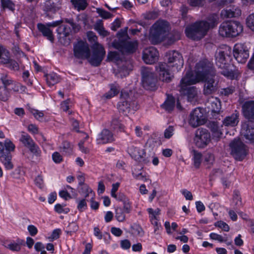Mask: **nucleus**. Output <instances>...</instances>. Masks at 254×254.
Masks as SVG:
<instances>
[{
    "label": "nucleus",
    "mask_w": 254,
    "mask_h": 254,
    "mask_svg": "<svg viewBox=\"0 0 254 254\" xmlns=\"http://www.w3.org/2000/svg\"><path fill=\"white\" fill-rule=\"evenodd\" d=\"M7 248L12 251L18 252L21 249V245L18 243H11L7 245Z\"/></svg>",
    "instance_id": "nucleus-59"
},
{
    "label": "nucleus",
    "mask_w": 254,
    "mask_h": 254,
    "mask_svg": "<svg viewBox=\"0 0 254 254\" xmlns=\"http://www.w3.org/2000/svg\"><path fill=\"white\" fill-rule=\"evenodd\" d=\"M143 17L146 20H154L158 16V13L156 11H152L143 14Z\"/></svg>",
    "instance_id": "nucleus-50"
},
{
    "label": "nucleus",
    "mask_w": 254,
    "mask_h": 254,
    "mask_svg": "<svg viewBox=\"0 0 254 254\" xmlns=\"http://www.w3.org/2000/svg\"><path fill=\"white\" fill-rule=\"evenodd\" d=\"M207 103L209 105L208 107L211 110L212 112L218 113L221 108V102L217 98L211 97L209 99Z\"/></svg>",
    "instance_id": "nucleus-27"
},
{
    "label": "nucleus",
    "mask_w": 254,
    "mask_h": 254,
    "mask_svg": "<svg viewBox=\"0 0 254 254\" xmlns=\"http://www.w3.org/2000/svg\"><path fill=\"white\" fill-rule=\"evenodd\" d=\"M201 72V71H198L197 78H195L194 75L190 72H187L181 80L179 91L182 95L187 96L190 101H191L197 94L196 88L190 85L199 82V80L203 79V76Z\"/></svg>",
    "instance_id": "nucleus-3"
},
{
    "label": "nucleus",
    "mask_w": 254,
    "mask_h": 254,
    "mask_svg": "<svg viewBox=\"0 0 254 254\" xmlns=\"http://www.w3.org/2000/svg\"><path fill=\"white\" fill-rule=\"evenodd\" d=\"M246 24L248 27L254 32V13L250 14L247 17Z\"/></svg>",
    "instance_id": "nucleus-48"
},
{
    "label": "nucleus",
    "mask_w": 254,
    "mask_h": 254,
    "mask_svg": "<svg viewBox=\"0 0 254 254\" xmlns=\"http://www.w3.org/2000/svg\"><path fill=\"white\" fill-rule=\"evenodd\" d=\"M73 53L78 59H86L90 57V51L88 44L83 41H78L73 45Z\"/></svg>",
    "instance_id": "nucleus-13"
},
{
    "label": "nucleus",
    "mask_w": 254,
    "mask_h": 254,
    "mask_svg": "<svg viewBox=\"0 0 254 254\" xmlns=\"http://www.w3.org/2000/svg\"><path fill=\"white\" fill-rule=\"evenodd\" d=\"M210 25L205 21L196 22L186 28V35L194 40H199L202 38L209 29Z\"/></svg>",
    "instance_id": "nucleus-6"
},
{
    "label": "nucleus",
    "mask_w": 254,
    "mask_h": 254,
    "mask_svg": "<svg viewBox=\"0 0 254 254\" xmlns=\"http://www.w3.org/2000/svg\"><path fill=\"white\" fill-rule=\"evenodd\" d=\"M243 30V26L239 22L226 21L220 24L219 34L223 37H234L239 35Z\"/></svg>",
    "instance_id": "nucleus-7"
},
{
    "label": "nucleus",
    "mask_w": 254,
    "mask_h": 254,
    "mask_svg": "<svg viewBox=\"0 0 254 254\" xmlns=\"http://www.w3.org/2000/svg\"><path fill=\"white\" fill-rule=\"evenodd\" d=\"M67 228V230L65 231V232L67 234L71 235L73 233L78 230V226L75 222H72L69 224Z\"/></svg>",
    "instance_id": "nucleus-47"
},
{
    "label": "nucleus",
    "mask_w": 254,
    "mask_h": 254,
    "mask_svg": "<svg viewBox=\"0 0 254 254\" xmlns=\"http://www.w3.org/2000/svg\"><path fill=\"white\" fill-rule=\"evenodd\" d=\"M95 29L99 33V34L103 37L108 36L109 33L103 27V23L101 22H97L95 25Z\"/></svg>",
    "instance_id": "nucleus-41"
},
{
    "label": "nucleus",
    "mask_w": 254,
    "mask_h": 254,
    "mask_svg": "<svg viewBox=\"0 0 254 254\" xmlns=\"http://www.w3.org/2000/svg\"><path fill=\"white\" fill-rule=\"evenodd\" d=\"M229 146L231 155L238 161H242L248 153L247 146L239 139H234Z\"/></svg>",
    "instance_id": "nucleus-10"
},
{
    "label": "nucleus",
    "mask_w": 254,
    "mask_h": 254,
    "mask_svg": "<svg viewBox=\"0 0 254 254\" xmlns=\"http://www.w3.org/2000/svg\"><path fill=\"white\" fill-rule=\"evenodd\" d=\"M29 111L32 114L36 119L40 121H43L44 120V114L42 111H40L38 110L30 108H29Z\"/></svg>",
    "instance_id": "nucleus-43"
},
{
    "label": "nucleus",
    "mask_w": 254,
    "mask_h": 254,
    "mask_svg": "<svg viewBox=\"0 0 254 254\" xmlns=\"http://www.w3.org/2000/svg\"><path fill=\"white\" fill-rule=\"evenodd\" d=\"M209 236L211 239L218 241L220 242H226V240H225L221 235L214 233H211Z\"/></svg>",
    "instance_id": "nucleus-60"
},
{
    "label": "nucleus",
    "mask_w": 254,
    "mask_h": 254,
    "mask_svg": "<svg viewBox=\"0 0 254 254\" xmlns=\"http://www.w3.org/2000/svg\"><path fill=\"white\" fill-rule=\"evenodd\" d=\"M71 2L78 11L85 9L87 5L86 0H71Z\"/></svg>",
    "instance_id": "nucleus-39"
},
{
    "label": "nucleus",
    "mask_w": 254,
    "mask_h": 254,
    "mask_svg": "<svg viewBox=\"0 0 254 254\" xmlns=\"http://www.w3.org/2000/svg\"><path fill=\"white\" fill-rule=\"evenodd\" d=\"M96 11L99 14V15L104 19L110 18L112 17V15L110 12L102 8H97Z\"/></svg>",
    "instance_id": "nucleus-54"
},
{
    "label": "nucleus",
    "mask_w": 254,
    "mask_h": 254,
    "mask_svg": "<svg viewBox=\"0 0 254 254\" xmlns=\"http://www.w3.org/2000/svg\"><path fill=\"white\" fill-rule=\"evenodd\" d=\"M14 148V145L10 140H6L4 143L0 142V160L7 170L13 168L10 152L13 151Z\"/></svg>",
    "instance_id": "nucleus-8"
},
{
    "label": "nucleus",
    "mask_w": 254,
    "mask_h": 254,
    "mask_svg": "<svg viewBox=\"0 0 254 254\" xmlns=\"http://www.w3.org/2000/svg\"><path fill=\"white\" fill-rule=\"evenodd\" d=\"M106 52L104 47L99 43L94 44L93 47V53L90 60V63L95 66H99L103 61Z\"/></svg>",
    "instance_id": "nucleus-14"
},
{
    "label": "nucleus",
    "mask_w": 254,
    "mask_h": 254,
    "mask_svg": "<svg viewBox=\"0 0 254 254\" xmlns=\"http://www.w3.org/2000/svg\"><path fill=\"white\" fill-rule=\"evenodd\" d=\"M37 27L39 31L42 33L43 36L46 37V38L52 43L54 42V37L53 34V32L49 27L42 23H38L37 24Z\"/></svg>",
    "instance_id": "nucleus-26"
},
{
    "label": "nucleus",
    "mask_w": 254,
    "mask_h": 254,
    "mask_svg": "<svg viewBox=\"0 0 254 254\" xmlns=\"http://www.w3.org/2000/svg\"><path fill=\"white\" fill-rule=\"evenodd\" d=\"M115 140L113 133L108 129H104L98 134L96 138L98 144L111 143Z\"/></svg>",
    "instance_id": "nucleus-22"
},
{
    "label": "nucleus",
    "mask_w": 254,
    "mask_h": 254,
    "mask_svg": "<svg viewBox=\"0 0 254 254\" xmlns=\"http://www.w3.org/2000/svg\"><path fill=\"white\" fill-rule=\"evenodd\" d=\"M57 32L60 38L62 36L66 37L68 36L71 32V28L67 25H62L58 27Z\"/></svg>",
    "instance_id": "nucleus-32"
},
{
    "label": "nucleus",
    "mask_w": 254,
    "mask_h": 254,
    "mask_svg": "<svg viewBox=\"0 0 254 254\" xmlns=\"http://www.w3.org/2000/svg\"><path fill=\"white\" fill-rule=\"evenodd\" d=\"M20 140L28 148L32 147L31 146L35 143L33 140L28 134H22Z\"/></svg>",
    "instance_id": "nucleus-36"
},
{
    "label": "nucleus",
    "mask_w": 254,
    "mask_h": 254,
    "mask_svg": "<svg viewBox=\"0 0 254 254\" xmlns=\"http://www.w3.org/2000/svg\"><path fill=\"white\" fill-rule=\"evenodd\" d=\"M203 110L200 108L194 109L190 114L189 124L193 127L203 125L205 122Z\"/></svg>",
    "instance_id": "nucleus-16"
},
{
    "label": "nucleus",
    "mask_w": 254,
    "mask_h": 254,
    "mask_svg": "<svg viewBox=\"0 0 254 254\" xmlns=\"http://www.w3.org/2000/svg\"><path fill=\"white\" fill-rule=\"evenodd\" d=\"M127 35L125 38H120L118 40H114L112 43L113 47L118 50L122 54L130 55L134 53L137 49L138 42L137 41H129ZM126 57H130L127 55Z\"/></svg>",
    "instance_id": "nucleus-9"
},
{
    "label": "nucleus",
    "mask_w": 254,
    "mask_h": 254,
    "mask_svg": "<svg viewBox=\"0 0 254 254\" xmlns=\"http://www.w3.org/2000/svg\"><path fill=\"white\" fill-rule=\"evenodd\" d=\"M204 161L208 164H212L214 161V155L210 152H207L204 156Z\"/></svg>",
    "instance_id": "nucleus-64"
},
{
    "label": "nucleus",
    "mask_w": 254,
    "mask_h": 254,
    "mask_svg": "<svg viewBox=\"0 0 254 254\" xmlns=\"http://www.w3.org/2000/svg\"><path fill=\"white\" fill-rule=\"evenodd\" d=\"M61 8V0H47L45 2V11L55 13Z\"/></svg>",
    "instance_id": "nucleus-23"
},
{
    "label": "nucleus",
    "mask_w": 254,
    "mask_h": 254,
    "mask_svg": "<svg viewBox=\"0 0 254 254\" xmlns=\"http://www.w3.org/2000/svg\"><path fill=\"white\" fill-rule=\"evenodd\" d=\"M29 148L30 152L36 157H39L41 154V151L39 147L35 143L33 145Z\"/></svg>",
    "instance_id": "nucleus-53"
},
{
    "label": "nucleus",
    "mask_w": 254,
    "mask_h": 254,
    "mask_svg": "<svg viewBox=\"0 0 254 254\" xmlns=\"http://www.w3.org/2000/svg\"><path fill=\"white\" fill-rule=\"evenodd\" d=\"M165 63H160L156 66V70L159 73V78L164 82H170L174 77L172 72L178 71L184 65V60L182 55L178 51H169L166 53Z\"/></svg>",
    "instance_id": "nucleus-1"
},
{
    "label": "nucleus",
    "mask_w": 254,
    "mask_h": 254,
    "mask_svg": "<svg viewBox=\"0 0 254 254\" xmlns=\"http://www.w3.org/2000/svg\"><path fill=\"white\" fill-rule=\"evenodd\" d=\"M175 99L173 97L168 98L163 104L164 108L169 112L171 111L175 107Z\"/></svg>",
    "instance_id": "nucleus-42"
},
{
    "label": "nucleus",
    "mask_w": 254,
    "mask_h": 254,
    "mask_svg": "<svg viewBox=\"0 0 254 254\" xmlns=\"http://www.w3.org/2000/svg\"><path fill=\"white\" fill-rule=\"evenodd\" d=\"M34 248L37 252H41L40 254H46L47 252L45 250V246L41 242H37L34 246Z\"/></svg>",
    "instance_id": "nucleus-55"
},
{
    "label": "nucleus",
    "mask_w": 254,
    "mask_h": 254,
    "mask_svg": "<svg viewBox=\"0 0 254 254\" xmlns=\"http://www.w3.org/2000/svg\"><path fill=\"white\" fill-rule=\"evenodd\" d=\"M201 71V74L203 76L202 80L199 82H204L203 93L204 95H209L214 93L218 90V81L214 77L215 71L212 64L206 61H200L195 66V78H197V72Z\"/></svg>",
    "instance_id": "nucleus-2"
},
{
    "label": "nucleus",
    "mask_w": 254,
    "mask_h": 254,
    "mask_svg": "<svg viewBox=\"0 0 254 254\" xmlns=\"http://www.w3.org/2000/svg\"><path fill=\"white\" fill-rule=\"evenodd\" d=\"M127 152L136 161L145 162V152L144 149L138 148L133 145H130L127 148Z\"/></svg>",
    "instance_id": "nucleus-21"
},
{
    "label": "nucleus",
    "mask_w": 254,
    "mask_h": 254,
    "mask_svg": "<svg viewBox=\"0 0 254 254\" xmlns=\"http://www.w3.org/2000/svg\"><path fill=\"white\" fill-rule=\"evenodd\" d=\"M239 113L237 111L229 116H227L223 121V125L227 127H235L238 124Z\"/></svg>",
    "instance_id": "nucleus-25"
},
{
    "label": "nucleus",
    "mask_w": 254,
    "mask_h": 254,
    "mask_svg": "<svg viewBox=\"0 0 254 254\" xmlns=\"http://www.w3.org/2000/svg\"><path fill=\"white\" fill-rule=\"evenodd\" d=\"M241 14L240 8L235 6L227 7L221 11V15L224 18H232L239 16Z\"/></svg>",
    "instance_id": "nucleus-24"
},
{
    "label": "nucleus",
    "mask_w": 254,
    "mask_h": 254,
    "mask_svg": "<svg viewBox=\"0 0 254 254\" xmlns=\"http://www.w3.org/2000/svg\"><path fill=\"white\" fill-rule=\"evenodd\" d=\"M87 208V203L85 199L79 201L77 205V209L80 212H83Z\"/></svg>",
    "instance_id": "nucleus-57"
},
{
    "label": "nucleus",
    "mask_w": 254,
    "mask_h": 254,
    "mask_svg": "<svg viewBox=\"0 0 254 254\" xmlns=\"http://www.w3.org/2000/svg\"><path fill=\"white\" fill-rule=\"evenodd\" d=\"M9 52L2 46H0V62L6 63L8 61L7 55Z\"/></svg>",
    "instance_id": "nucleus-46"
},
{
    "label": "nucleus",
    "mask_w": 254,
    "mask_h": 254,
    "mask_svg": "<svg viewBox=\"0 0 254 254\" xmlns=\"http://www.w3.org/2000/svg\"><path fill=\"white\" fill-rule=\"evenodd\" d=\"M169 30V24L163 20L157 21L152 26L149 40L153 44H157L163 41Z\"/></svg>",
    "instance_id": "nucleus-5"
},
{
    "label": "nucleus",
    "mask_w": 254,
    "mask_h": 254,
    "mask_svg": "<svg viewBox=\"0 0 254 254\" xmlns=\"http://www.w3.org/2000/svg\"><path fill=\"white\" fill-rule=\"evenodd\" d=\"M235 91V88L231 86L227 88L222 89L221 93L225 96H228L230 94H232Z\"/></svg>",
    "instance_id": "nucleus-61"
},
{
    "label": "nucleus",
    "mask_w": 254,
    "mask_h": 254,
    "mask_svg": "<svg viewBox=\"0 0 254 254\" xmlns=\"http://www.w3.org/2000/svg\"><path fill=\"white\" fill-rule=\"evenodd\" d=\"M7 62L6 63H2L3 64H6V67L13 70H19V66L18 64L13 60L10 59L9 52L8 53L7 55Z\"/></svg>",
    "instance_id": "nucleus-37"
},
{
    "label": "nucleus",
    "mask_w": 254,
    "mask_h": 254,
    "mask_svg": "<svg viewBox=\"0 0 254 254\" xmlns=\"http://www.w3.org/2000/svg\"><path fill=\"white\" fill-rule=\"evenodd\" d=\"M241 133L248 143L254 144V124L245 122L242 125Z\"/></svg>",
    "instance_id": "nucleus-17"
},
{
    "label": "nucleus",
    "mask_w": 254,
    "mask_h": 254,
    "mask_svg": "<svg viewBox=\"0 0 254 254\" xmlns=\"http://www.w3.org/2000/svg\"><path fill=\"white\" fill-rule=\"evenodd\" d=\"M130 98L126 92H121L120 101L118 104V109L120 112L127 115L130 111Z\"/></svg>",
    "instance_id": "nucleus-20"
},
{
    "label": "nucleus",
    "mask_w": 254,
    "mask_h": 254,
    "mask_svg": "<svg viewBox=\"0 0 254 254\" xmlns=\"http://www.w3.org/2000/svg\"><path fill=\"white\" fill-rule=\"evenodd\" d=\"M193 164L196 168H198L202 160V154L195 150L192 151Z\"/></svg>",
    "instance_id": "nucleus-38"
},
{
    "label": "nucleus",
    "mask_w": 254,
    "mask_h": 254,
    "mask_svg": "<svg viewBox=\"0 0 254 254\" xmlns=\"http://www.w3.org/2000/svg\"><path fill=\"white\" fill-rule=\"evenodd\" d=\"M233 54L236 60L241 63H244L249 57V50L244 44L237 43L233 49Z\"/></svg>",
    "instance_id": "nucleus-15"
},
{
    "label": "nucleus",
    "mask_w": 254,
    "mask_h": 254,
    "mask_svg": "<svg viewBox=\"0 0 254 254\" xmlns=\"http://www.w3.org/2000/svg\"><path fill=\"white\" fill-rule=\"evenodd\" d=\"M111 127L117 131H123L124 129V125L121 123L120 120L117 117H114L111 121Z\"/></svg>",
    "instance_id": "nucleus-34"
},
{
    "label": "nucleus",
    "mask_w": 254,
    "mask_h": 254,
    "mask_svg": "<svg viewBox=\"0 0 254 254\" xmlns=\"http://www.w3.org/2000/svg\"><path fill=\"white\" fill-rule=\"evenodd\" d=\"M0 80L1 81V83H2V86L5 87L6 88H8V87L10 86L14 81V80L7 74L1 75Z\"/></svg>",
    "instance_id": "nucleus-40"
},
{
    "label": "nucleus",
    "mask_w": 254,
    "mask_h": 254,
    "mask_svg": "<svg viewBox=\"0 0 254 254\" xmlns=\"http://www.w3.org/2000/svg\"><path fill=\"white\" fill-rule=\"evenodd\" d=\"M120 91L119 86L118 84H111L110 85V90L107 93L104 95V97L106 99L111 98L117 95Z\"/></svg>",
    "instance_id": "nucleus-33"
},
{
    "label": "nucleus",
    "mask_w": 254,
    "mask_h": 254,
    "mask_svg": "<svg viewBox=\"0 0 254 254\" xmlns=\"http://www.w3.org/2000/svg\"><path fill=\"white\" fill-rule=\"evenodd\" d=\"M73 145L67 141H64L60 147L61 151L64 155L69 156L73 152Z\"/></svg>",
    "instance_id": "nucleus-29"
},
{
    "label": "nucleus",
    "mask_w": 254,
    "mask_h": 254,
    "mask_svg": "<svg viewBox=\"0 0 254 254\" xmlns=\"http://www.w3.org/2000/svg\"><path fill=\"white\" fill-rule=\"evenodd\" d=\"M205 0H188L189 4L193 7L202 6Z\"/></svg>",
    "instance_id": "nucleus-58"
},
{
    "label": "nucleus",
    "mask_w": 254,
    "mask_h": 254,
    "mask_svg": "<svg viewBox=\"0 0 254 254\" xmlns=\"http://www.w3.org/2000/svg\"><path fill=\"white\" fill-rule=\"evenodd\" d=\"M11 86V88L8 89L9 91L11 90L14 92L23 93L25 92L26 89V87L25 86L14 80Z\"/></svg>",
    "instance_id": "nucleus-35"
},
{
    "label": "nucleus",
    "mask_w": 254,
    "mask_h": 254,
    "mask_svg": "<svg viewBox=\"0 0 254 254\" xmlns=\"http://www.w3.org/2000/svg\"><path fill=\"white\" fill-rule=\"evenodd\" d=\"M30 73L28 70L24 71L22 73V79L23 81L29 86L33 84L32 80L29 78Z\"/></svg>",
    "instance_id": "nucleus-52"
},
{
    "label": "nucleus",
    "mask_w": 254,
    "mask_h": 254,
    "mask_svg": "<svg viewBox=\"0 0 254 254\" xmlns=\"http://www.w3.org/2000/svg\"><path fill=\"white\" fill-rule=\"evenodd\" d=\"M52 158L56 163H60L63 161L62 156L58 152H55L53 154Z\"/></svg>",
    "instance_id": "nucleus-63"
},
{
    "label": "nucleus",
    "mask_w": 254,
    "mask_h": 254,
    "mask_svg": "<svg viewBox=\"0 0 254 254\" xmlns=\"http://www.w3.org/2000/svg\"><path fill=\"white\" fill-rule=\"evenodd\" d=\"M143 86L146 90H155L157 88V78L153 71L148 67H143L141 71Z\"/></svg>",
    "instance_id": "nucleus-11"
},
{
    "label": "nucleus",
    "mask_w": 254,
    "mask_h": 254,
    "mask_svg": "<svg viewBox=\"0 0 254 254\" xmlns=\"http://www.w3.org/2000/svg\"><path fill=\"white\" fill-rule=\"evenodd\" d=\"M124 54H121L116 51L110 52L108 54V59L111 61L116 63L118 65V70L122 77L128 75L129 72L132 69L133 65L130 57H125Z\"/></svg>",
    "instance_id": "nucleus-4"
},
{
    "label": "nucleus",
    "mask_w": 254,
    "mask_h": 254,
    "mask_svg": "<svg viewBox=\"0 0 254 254\" xmlns=\"http://www.w3.org/2000/svg\"><path fill=\"white\" fill-rule=\"evenodd\" d=\"M210 141V134L207 129L198 128L196 130L194 137V142L198 148H203Z\"/></svg>",
    "instance_id": "nucleus-12"
},
{
    "label": "nucleus",
    "mask_w": 254,
    "mask_h": 254,
    "mask_svg": "<svg viewBox=\"0 0 254 254\" xmlns=\"http://www.w3.org/2000/svg\"><path fill=\"white\" fill-rule=\"evenodd\" d=\"M0 1L3 8H8L12 11L15 10V4L11 0H1Z\"/></svg>",
    "instance_id": "nucleus-45"
},
{
    "label": "nucleus",
    "mask_w": 254,
    "mask_h": 254,
    "mask_svg": "<svg viewBox=\"0 0 254 254\" xmlns=\"http://www.w3.org/2000/svg\"><path fill=\"white\" fill-rule=\"evenodd\" d=\"M216 64L218 67H224L225 63V54L224 51L220 50L215 55Z\"/></svg>",
    "instance_id": "nucleus-31"
},
{
    "label": "nucleus",
    "mask_w": 254,
    "mask_h": 254,
    "mask_svg": "<svg viewBox=\"0 0 254 254\" xmlns=\"http://www.w3.org/2000/svg\"><path fill=\"white\" fill-rule=\"evenodd\" d=\"M159 54L156 48L151 47L143 51L142 60L147 64H153L158 60Z\"/></svg>",
    "instance_id": "nucleus-18"
},
{
    "label": "nucleus",
    "mask_w": 254,
    "mask_h": 254,
    "mask_svg": "<svg viewBox=\"0 0 254 254\" xmlns=\"http://www.w3.org/2000/svg\"><path fill=\"white\" fill-rule=\"evenodd\" d=\"M215 226L216 227H218L220 228H221L226 232L229 231L230 229L228 225L226 224L225 222L222 221H217L216 223H215Z\"/></svg>",
    "instance_id": "nucleus-56"
},
{
    "label": "nucleus",
    "mask_w": 254,
    "mask_h": 254,
    "mask_svg": "<svg viewBox=\"0 0 254 254\" xmlns=\"http://www.w3.org/2000/svg\"><path fill=\"white\" fill-rule=\"evenodd\" d=\"M94 235L99 240H101L104 237H105L106 235H107L109 237H110V235L108 233H105L103 234L100 229L98 227H95L94 228Z\"/></svg>",
    "instance_id": "nucleus-51"
},
{
    "label": "nucleus",
    "mask_w": 254,
    "mask_h": 254,
    "mask_svg": "<svg viewBox=\"0 0 254 254\" xmlns=\"http://www.w3.org/2000/svg\"><path fill=\"white\" fill-rule=\"evenodd\" d=\"M47 83L49 86H53L58 83L60 80V78L58 74L54 72H52L49 74L45 75Z\"/></svg>",
    "instance_id": "nucleus-30"
},
{
    "label": "nucleus",
    "mask_w": 254,
    "mask_h": 254,
    "mask_svg": "<svg viewBox=\"0 0 254 254\" xmlns=\"http://www.w3.org/2000/svg\"><path fill=\"white\" fill-rule=\"evenodd\" d=\"M81 186V190L80 191V193L85 194V197H88L89 194H91V196L94 192H93L92 190L89 188V187L86 184H83L82 185H80Z\"/></svg>",
    "instance_id": "nucleus-49"
},
{
    "label": "nucleus",
    "mask_w": 254,
    "mask_h": 254,
    "mask_svg": "<svg viewBox=\"0 0 254 254\" xmlns=\"http://www.w3.org/2000/svg\"><path fill=\"white\" fill-rule=\"evenodd\" d=\"M224 67H218L219 72L228 78L233 79L235 77V73L232 69L231 66L228 64H224Z\"/></svg>",
    "instance_id": "nucleus-28"
},
{
    "label": "nucleus",
    "mask_w": 254,
    "mask_h": 254,
    "mask_svg": "<svg viewBox=\"0 0 254 254\" xmlns=\"http://www.w3.org/2000/svg\"><path fill=\"white\" fill-rule=\"evenodd\" d=\"M115 217L119 222H123L126 218V215L124 210L121 207H118L116 209Z\"/></svg>",
    "instance_id": "nucleus-44"
},
{
    "label": "nucleus",
    "mask_w": 254,
    "mask_h": 254,
    "mask_svg": "<svg viewBox=\"0 0 254 254\" xmlns=\"http://www.w3.org/2000/svg\"><path fill=\"white\" fill-rule=\"evenodd\" d=\"M174 131V127L170 126L167 128H166L164 132V136L166 138H170L173 134Z\"/></svg>",
    "instance_id": "nucleus-62"
},
{
    "label": "nucleus",
    "mask_w": 254,
    "mask_h": 254,
    "mask_svg": "<svg viewBox=\"0 0 254 254\" xmlns=\"http://www.w3.org/2000/svg\"><path fill=\"white\" fill-rule=\"evenodd\" d=\"M244 117L250 123H254V101H245L242 106Z\"/></svg>",
    "instance_id": "nucleus-19"
}]
</instances>
